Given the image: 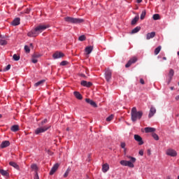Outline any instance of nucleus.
<instances>
[{
    "label": "nucleus",
    "mask_w": 179,
    "mask_h": 179,
    "mask_svg": "<svg viewBox=\"0 0 179 179\" xmlns=\"http://www.w3.org/2000/svg\"><path fill=\"white\" fill-rule=\"evenodd\" d=\"M127 157L130 159V161L122 160L120 161V164L122 166H127L128 167H131V169H133V167H134V163L136 162V158L131 156H129Z\"/></svg>",
    "instance_id": "nucleus-3"
},
{
    "label": "nucleus",
    "mask_w": 179,
    "mask_h": 179,
    "mask_svg": "<svg viewBox=\"0 0 179 179\" xmlns=\"http://www.w3.org/2000/svg\"><path fill=\"white\" fill-rule=\"evenodd\" d=\"M178 86H179V82H178Z\"/></svg>",
    "instance_id": "nucleus-61"
},
{
    "label": "nucleus",
    "mask_w": 179,
    "mask_h": 179,
    "mask_svg": "<svg viewBox=\"0 0 179 179\" xmlns=\"http://www.w3.org/2000/svg\"><path fill=\"white\" fill-rule=\"evenodd\" d=\"M71 171V169L68 168L66 171L65 173L64 174V177L66 178V177H68L69 172Z\"/></svg>",
    "instance_id": "nucleus-36"
},
{
    "label": "nucleus",
    "mask_w": 179,
    "mask_h": 179,
    "mask_svg": "<svg viewBox=\"0 0 179 179\" xmlns=\"http://www.w3.org/2000/svg\"><path fill=\"white\" fill-rule=\"evenodd\" d=\"M65 56V55L61 52H55L53 55L54 59H58L59 58H62Z\"/></svg>",
    "instance_id": "nucleus-8"
},
{
    "label": "nucleus",
    "mask_w": 179,
    "mask_h": 179,
    "mask_svg": "<svg viewBox=\"0 0 179 179\" xmlns=\"http://www.w3.org/2000/svg\"><path fill=\"white\" fill-rule=\"evenodd\" d=\"M58 167H59V164H55L51 169V170L50 171V175L53 176L54 173H55V171H57V170H58Z\"/></svg>",
    "instance_id": "nucleus-12"
},
{
    "label": "nucleus",
    "mask_w": 179,
    "mask_h": 179,
    "mask_svg": "<svg viewBox=\"0 0 179 179\" xmlns=\"http://www.w3.org/2000/svg\"><path fill=\"white\" fill-rule=\"evenodd\" d=\"M0 174L3 176V177H9V173L8 171H5L3 169H0Z\"/></svg>",
    "instance_id": "nucleus-19"
},
{
    "label": "nucleus",
    "mask_w": 179,
    "mask_h": 179,
    "mask_svg": "<svg viewBox=\"0 0 179 179\" xmlns=\"http://www.w3.org/2000/svg\"><path fill=\"white\" fill-rule=\"evenodd\" d=\"M140 83H141V85H145V80H144L143 78H141V79H140Z\"/></svg>",
    "instance_id": "nucleus-45"
},
{
    "label": "nucleus",
    "mask_w": 179,
    "mask_h": 179,
    "mask_svg": "<svg viewBox=\"0 0 179 179\" xmlns=\"http://www.w3.org/2000/svg\"><path fill=\"white\" fill-rule=\"evenodd\" d=\"M134 139L136 142H138V145H142L143 144V140H142V137H141V136L138 134L134 135Z\"/></svg>",
    "instance_id": "nucleus-11"
},
{
    "label": "nucleus",
    "mask_w": 179,
    "mask_h": 179,
    "mask_svg": "<svg viewBox=\"0 0 179 179\" xmlns=\"http://www.w3.org/2000/svg\"><path fill=\"white\" fill-rule=\"evenodd\" d=\"M27 13H30V8H27L25 11Z\"/></svg>",
    "instance_id": "nucleus-49"
},
{
    "label": "nucleus",
    "mask_w": 179,
    "mask_h": 179,
    "mask_svg": "<svg viewBox=\"0 0 179 179\" xmlns=\"http://www.w3.org/2000/svg\"><path fill=\"white\" fill-rule=\"evenodd\" d=\"M163 1V2H164V1H166V0H162Z\"/></svg>",
    "instance_id": "nucleus-59"
},
{
    "label": "nucleus",
    "mask_w": 179,
    "mask_h": 179,
    "mask_svg": "<svg viewBox=\"0 0 179 179\" xmlns=\"http://www.w3.org/2000/svg\"><path fill=\"white\" fill-rule=\"evenodd\" d=\"M120 146H121L122 149H124V152H125V150H127V149L125 148V146H126L125 143H121Z\"/></svg>",
    "instance_id": "nucleus-41"
},
{
    "label": "nucleus",
    "mask_w": 179,
    "mask_h": 179,
    "mask_svg": "<svg viewBox=\"0 0 179 179\" xmlns=\"http://www.w3.org/2000/svg\"><path fill=\"white\" fill-rule=\"evenodd\" d=\"M60 65L62 66H65V65H68V62L66 61H62L61 63H60Z\"/></svg>",
    "instance_id": "nucleus-39"
},
{
    "label": "nucleus",
    "mask_w": 179,
    "mask_h": 179,
    "mask_svg": "<svg viewBox=\"0 0 179 179\" xmlns=\"http://www.w3.org/2000/svg\"><path fill=\"white\" fill-rule=\"evenodd\" d=\"M155 131H156V129H155L153 127H145V131L146 132V134H149V132H155Z\"/></svg>",
    "instance_id": "nucleus-23"
},
{
    "label": "nucleus",
    "mask_w": 179,
    "mask_h": 179,
    "mask_svg": "<svg viewBox=\"0 0 179 179\" xmlns=\"http://www.w3.org/2000/svg\"><path fill=\"white\" fill-rule=\"evenodd\" d=\"M10 129H11L12 132H17V131H19V125L15 124L11 127Z\"/></svg>",
    "instance_id": "nucleus-25"
},
{
    "label": "nucleus",
    "mask_w": 179,
    "mask_h": 179,
    "mask_svg": "<svg viewBox=\"0 0 179 179\" xmlns=\"http://www.w3.org/2000/svg\"><path fill=\"white\" fill-rule=\"evenodd\" d=\"M48 122V120L47 119H45L44 120H42L41 122V125H43L44 124H47Z\"/></svg>",
    "instance_id": "nucleus-43"
},
{
    "label": "nucleus",
    "mask_w": 179,
    "mask_h": 179,
    "mask_svg": "<svg viewBox=\"0 0 179 179\" xmlns=\"http://www.w3.org/2000/svg\"><path fill=\"white\" fill-rule=\"evenodd\" d=\"M48 27L45 25H39L36 27L34 30L28 32L27 36L28 37H37L40 34V33H42V31H44L45 29H47Z\"/></svg>",
    "instance_id": "nucleus-1"
},
{
    "label": "nucleus",
    "mask_w": 179,
    "mask_h": 179,
    "mask_svg": "<svg viewBox=\"0 0 179 179\" xmlns=\"http://www.w3.org/2000/svg\"><path fill=\"white\" fill-rule=\"evenodd\" d=\"M31 168L32 169V170H37V165L36 164H33L31 166Z\"/></svg>",
    "instance_id": "nucleus-40"
},
{
    "label": "nucleus",
    "mask_w": 179,
    "mask_h": 179,
    "mask_svg": "<svg viewBox=\"0 0 179 179\" xmlns=\"http://www.w3.org/2000/svg\"><path fill=\"white\" fill-rule=\"evenodd\" d=\"M141 2H142V0H137L138 3H141Z\"/></svg>",
    "instance_id": "nucleus-50"
},
{
    "label": "nucleus",
    "mask_w": 179,
    "mask_h": 179,
    "mask_svg": "<svg viewBox=\"0 0 179 179\" xmlns=\"http://www.w3.org/2000/svg\"><path fill=\"white\" fill-rule=\"evenodd\" d=\"M114 119V115H110L109 117L106 118V121L108 122H110V121H112V120Z\"/></svg>",
    "instance_id": "nucleus-34"
},
{
    "label": "nucleus",
    "mask_w": 179,
    "mask_h": 179,
    "mask_svg": "<svg viewBox=\"0 0 179 179\" xmlns=\"http://www.w3.org/2000/svg\"><path fill=\"white\" fill-rule=\"evenodd\" d=\"M162 59H164V61H166V60L167 59V57H164L162 58Z\"/></svg>",
    "instance_id": "nucleus-51"
},
{
    "label": "nucleus",
    "mask_w": 179,
    "mask_h": 179,
    "mask_svg": "<svg viewBox=\"0 0 179 179\" xmlns=\"http://www.w3.org/2000/svg\"><path fill=\"white\" fill-rule=\"evenodd\" d=\"M145 16H146V10H144L142 11L140 19L141 20H143V19H145Z\"/></svg>",
    "instance_id": "nucleus-29"
},
{
    "label": "nucleus",
    "mask_w": 179,
    "mask_h": 179,
    "mask_svg": "<svg viewBox=\"0 0 179 179\" xmlns=\"http://www.w3.org/2000/svg\"><path fill=\"white\" fill-rule=\"evenodd\" d=\"M73 94L75 97H76V99H78V100H82V99H83V97L82 96V94H80L79 92H74Z\"/></svg>",
    "instance_id": "nucleus-22"
},
{
    "label": "nucleus",
    "mask_w": 179,
    "mask_h": 179,
    "mask_svg": "<svg viewBox=\"0 0 179 179\" xmlns=\"http://www.w3.org/2000/svg\"><path fill=\"white\" fill-rule=\"evenodd\" d=\"M112 73L113 72L110 69H106L105 78L108 82H110L111 80Z\"/></svg>",
    "instance_id": "nucleus-6"
},
{
    "label": "nucleus",
    "mask_w": 179,
    "mask_h": 179,
    "mask_svg": "<svg viewBox=\"0 0 179 179\" xmlns=\"http://www.w3.org/2000/svg\"><path fill=\"white\" fill-rule=\"evenodd\" d=\"M82 76H83L85 78V74H83Z\"/></svg>",
    "instance_id": "nucleus-58"
},
{
    "label": "nucleus",
    "mask_w": 179,
    "mask_h": 179,
    "mask_svg": "<svg viewBox=\"0 0 179 179\" xmlns=\"http://www.w3.org/2000/svg\"><path fill=\"white\" fill-rule=\"evenodd\" d=\"M34 179H40V178L38 177V173H36L35 174Z\"/></svg>",
    "instance_id": "nucleus-47"
},
{
    "label": "nucleus",
    "mask_w": 179,
    "mask_h": 179,
    "mask_svg": "<svg viewBox=\"0 0 179 179\" xmlns=\"http://www.w3.org/2000/svg\"><path fill=\"white\" fill-rule=\"evenodd\" d=\"M80 41H85L86 40V36L85 35H82L78 38Z\"/></svg>",
    "instance_id": "nucleus-37"
},
{
    "label": "nucleus",
    "mask_w": 179,
    "mask_h": 179,
    "mask_svg": "<svg viewBox=\"0 0 179 179\" xmlns=\"http://www.w3.org/2000/svg\"><path fill=\"white\" fill-rule=\"evenodd\" d=\"M168 76L169 78L168 83H170L171 79H173V76H174V70L173 69H170Z\"/></svg>",
    "instance_id": "nucleus-17"
},
{
    "label": "nucleus",
    "mask_w": 179,
    "mask_h": 179,
    "mask_svg": "<svg viewBox=\"0 0 179 179\" xmlns=\"http://www.w3.org/2000/svg\"><path fill=\"white\" fill-rule=\"evenodd\" d=\"M31 62H33V64H37L38 60L36 57H32Z\"/></svg>",
    "instance_id": "nucleus-42"
},
{
    "label": "nucleus",
    "mask_w": 179,
    "mask_h": 179,
    "mask_svg": "<svg viewBox=\"0 0 179 179\" xmlns=\"http://www.w3.org/2000/svg\"><path fill=\"white\" fill-rule=\"evenodd\" d=\"M166 155H167V156H171V157H176V156H177V151L173 149L169 148L166 150Z\"/></svg>",
    "instance_id": "nucleus-7"
},
{
    "label": "nucleus",
    "mask_w": 179,
    "mask_h": 179,
    "mask_svg": "<svg viewBox=\"0 0 179 179\" xmlns=\"http://www.w3.org/2000/svg\"><path fill=\"white\" fill-rule=\"evenodd\" d=\"M50 128H51V125H46L44 127L37 128L35 130V134H36V135H40V134H43V133L45 132L46 131H48V129H50Z\"/></svg>",
    "instance_id": "nucleus-5"
},
{
    "label": "nucleus",
    "mask_w": 179,
    "mask_h": 179,
    "mask_svg": "<svg viewBox=\"0 0 179 179\" xmlns=\"http://www.w3.org/2000/svg\"><path fill=\"white\" fill-rule=\"evenodd\" d=\"M65 22H67V23H71L73 24H79L80 23H83L85 22V20L81 18H75L72 17H64Z\"/></svg>",
    "instance_id": "nucleus-4"
},
{
    "label": "nucleus",
    "mask_w": 179,
    "mask_h": 179,
    "mask_svg": "<svg viewBox=\"0 0 179 179\" xmlns=\"http://www.w3.org/2000/svg\"><path fill=\"white\" fill-rule=\"evenodd\" d=\"M6 44H8L6 40L0 39V45H6Z\"/></svg>",
    "instance_id": "nucleus-31"
},
{
    "label": "nucleus",
    "mask_w": 179,
    "mask_h": 179,
    "mask_svg": "<svg viewBox=\"0 0 179 179\" xmlns=\"http://www.w3.org/2000/svg\"><path fill=\"white\" fill-rule=\"evenodd\" d=\"M178 179H179V176H178Z\"/></svg>",
    "instance_id": "nucleus-60"
},
{
    "label": "nucleus",
    "mask_w": 179,
    "mask_h": 179,
    "mask_svg": "<svg viewBox=\"0 0 179 179\" xmlns=\"http://www.w3.org/2000/svg\"><path fill=\"white\" fill-rule=\"evenodd\" d=\"M9 164L10 166L14 167V169H16V170H19V165H17V164H16L15 162H10Z\"/></svg>",
    "instance_id": "nucleus-27"
},
{
    "label": "nucleus",
    "mask_w": 179,
    "mask_h": 179,
    "mask_svg": "<svg viewBox=\"0 0 179 179\" xmlns=\"http://www.w3.org/2000/svg\"><path fill=\"white\" fill-rule=\"evenodd\" d=\"M152 136L155 141H159V136L156 133H152Z\"/></svg>",
    "instance_id": "nucleus-35"
},
{
    "label": "nucleus",
    "mask_w": 179,
    "mask_h": 179,
    "mask_svg": "<svg viewBox=\"0 0 179 179\" xmlns=\"http://www.w3.org/2000/svg\"><path fill=\"white\" fill-rule=\"evenodd\" d=\"M138 20H139V15H136L132 20L131 22V26H135V24H136V23H138Z\"/></svg>",
    "instance_id": "nucleus-20"
},
{
    "label": "nucleus",
    "mask_w": 179,
    "mask_h": 179,
    "mask_svg": "<svg viewBox=\"0 0 179 179\" xmlns=\"http://www.w3.org/2000/svg\"><path fill=\"white\" fill-rule=\"evenodd\" d=\"M170 89L171 90H174V87H171Z\"/></svg>",
    "instance_id": "nucleus-53"
},
{
    "label": "nucleus",
    "mask_w": 179,
    "mask_h": 179,
    "mask_svg": "<svg viewBox=\"0 0 179 179\" xmlns=\"http://www.w3.org/2000/svg\"><path fill=\"white\" fill-rule=\"evenodd\" d=\"M10 145V143L9 142V141H4L1 143L0 148L1 149H5V148H8V146H9Z\"/></svg>",
    "instance_id": "nucleus-14"
},
{
    "label": "nucleus",
    "mask_w": 179,
    "mask_h": 179,
    "mask_svg": "<svg viewBox=\"0 0 179 179\" xmlns=\"http://www.w3.org/2000/svg\"><path fill=\"white\" fill-rule=\"evenodd\" d=\"M152 19L154 20H159V19H160V15L159 14H155L153 16H152Z\"/></svg>",
    "instance_id": "nucleus-32"
},
{
    "label": "nucleus",
    "mask_w": 179,
    "mask_h": 179,
    "mask_svg": "<svg viewBox=\"0 0 179 179\" xmlns=\"http://www.w3.org/2000/svg\"><path fill=\"white\" fill-rule=\"evenodd\" d=\"M176 100H179V95L176 97Z\"/></svg>",
    "instance_id": "nucleus-52"
},
{
    "label": "nucleus",
    "mask_w": 179,
    "mask_h": 179,
    "mask_svg": "<svg viewBox=\"0 0 179 179\" xmlns=\"http://www.w3.org/2000/svg\"><path fill=\"white\" fill-rule=\"evenodd\" d=\"M93 51V46H88L85 48V52L87 55L90 54Z\"/></svg>",
    "instance_id": "nucleus-26"
},
{
    "label": "nucleus",
    "mask_w": 179,
    "mask_h": 179,
    "mask_svg": "<svg viewBox=\"0 0 179 179\" xmlns=\"http://www.w3.org/2000/svg\"><path fill=\"white\" fill-rule=\"evenodd\" d=\"M177 55H178V57H179V51L177 52Z\"/></svg>",
    "instance_id": "nucleus-55"
},
{
    "label": "nucleus",
    "mask_w": 179,
    "mask_h": 179,
    "mask_svg": "<svg viewBox=\"0 0 179 179\" xmlns=\"http://www.w3.org/2000/svg\"><path fill=\"white\" fill-rule=\"evenodd\" d=\"M156 114V108L151 106L148 114V118H152Z\"/></svg>",
    "instance_id": "nucleus-10"
},
{
    "label": "nucleus",
    "mask_w": 179,
    "mask_h": 179,
    "mask_svg": "<svg viewBox=\"0 0 179 179\" xmlns=\"http://www.w3.org/2000/svg\"><path fill=\"white\" fill-rule=\"evenodd\" d=\"M11 24L13 26H19V24H20V18L17 17L14 19L11 22Z\"/></svg>",
    "instance_id": "nucleus-16"
},
{
    "label": "nucleus",
    "mask_w": 179,
    "mask_h": 179,
    "mask_svg": "<svg viewBox=\"0 0 179 179\" xmlns=\"http://www.w3.org/2000/svg\"><path fill=\"white\" fill-rule=\"evenodd\" d=\"M13 59L14 61H19V59H20V56H17V55L15 54L13 56Z\"/></svg>",
    "instance_id": "nucleus-33"
},
{
    "label": "nucleus",
    "mask_w": 179,
    "mask_h": 179,
    "mask_svg": "<svg viewBox=\"0 0 179 179\" xmlns=\"http://www.w3.org/2000/svg\"><path fill=\"white\" fill-rule=\"evenodd\" d=\"M85 101L88 104H90V106H92V107H97V104L96 103V102L90 99H85Z\"/></svg>",
    "instance_id": "nucleus-15"
},
{
    "label": "nucleus",
    "mask_w": 179,
    "mask_h": 179,
    "mask_svg": "<svg viewBox=\"0 0 179 179\" xmlns=\"http://www.w3.org/2000/svg\"><path fill=\"white\" fill-rule=\"evenodd\" d=\"M166 179H171V176H167Z\"/></svg>",
    "instance_id": "nucleus-54"
},
{
    "label": "nucleus",
    "mask_w": 179,
    "mask_h": 179,
    "mask_svg": "<svg viewBox=\"0 0 179 179\" xmlns=\"http://www.w3.org/2000/svg\"><path fill=\"white\" fill-rule=\"evenodd\" d=\"M9 69H10V64H8L6 69H5V71H9Z\"/></svg>",
    "instance_id": "nucleus-46"
},
{
    "label": "nucleus",
    "mask_w": 179,
    "mask_h": 179,
    "mask_svg": "<svg viewBox=\"0 0 179 179\" xmlns=\"http://www.w3.org/2000/svg\"><path fill=\"white\" fill-rule=\"evenodd\" d=\"M24 51H25V52H27V54H29V52H30V48H29L28 45H25L24 46Z\"/></svg>",
    "instance_id": "nucleus-38"
},
{
    "label": "nucleus",
    "mask_w": 179,
    "mask_h": 179,
    "mask_svg": "<svg viewBox=\"0 0 179 179\" xmlns=\"http://www.w3.org/2000/svg\"><path fill=\"white\" fill-rule=\"evenodd\" d=\"M138 31H141V27L139 26L135 27L133 30H131V34H135Z\"/></svg>",
    "instance_id": "nucleus-24"
},
{
    "label": "nucleus",
    "mask_w": 179,
    "mask_h": 179,
    "mask_svg": "<svg viewBox=\"0 0 179 179\" xmlns=\"http://www.w3.org/2000/svg\"><path fill=\"white\" fill-rule=\"evenodd\" d=\"M155 36H156V33L150 32V33L147 34L146 38H147V40H150V38H153V37H155Z\"/></svg>",
    "instance_id": "nucleus-21"
},
{
    "label": "nucleus",
    "mask_w": 179,
    "mask_h": 179,
    "mask_svg": "<svg viewBox=\"0 0 179 179\" xmlns=\"http://www.w3.org/2000/svg\"><path fill=\"white\" fill-rule=\"evenodd\" d=\"M31 47L33 45V43H30Z\"/></svg>",
    "instance_id": "nucleus-57"
},
{
    "label": "nucleus",
    "mask_w": 179,
    "mask_h": 179,
    "mask_svg": "<svg viewBox=\"0 0 179 179\" xmlns=\"http://www.w3.org/2000/svg\"><path fill=\"white\" fill-rule=\"evenodd\" d=\"M80 85L82 86H84L85 87H90L93 85V83H92V82H87L86 80H83V81H81Z\"/></svg>",
    "instance_id": "nucleus-13"
},
{
    "label": "nucleus",
    "mask_w": 179,
    "mask_h": 179,
    "mask_svg": "<svg viewBox=\"0 0 179 179\" xmlns=\"http://www.w3.org/2000/svg\"><path fill=\"white\" fill-rule=\"evenodd\" d=\"M44 82H45V80H41L38 82H37L36 83H35V86L37 87L38 86H41V85H43V83H44Z\"/></svg>",
    "instance_id": "nucleus-30"
},
{
    "label": "nucleus",
    "mask_w": 179,
    "mask_h": 179,
    "mask_svg": "<svg viewBox=\"0 0 179 179\" xmlns=\"http://www.w3.org/2000/svg\"><path fill=\"white\" fill-rule=\"evenodd\" d=\"M138 154L140 155V156H143V150H140Z\"/></svg>",
    "instance_id": "nucleus-44"
},
{
    "label": "nucleus",
    "mask_w": 179,
    "mask_h": 179,
    "mask_svg": "<svg viewBox=\"0 0 179 179\" xmlns=\"http://www.w3.org/2000/svg\"><path fill=\"white\" fill-rule=\"evenodd\" d=\"M162 51V46H158L157 48H155L154 54L155 55H158L159 52Z\"/></svg>",
    "instance_id": "nucleus-28"
},
{
    "label": "nucleus",
    "mask_w": 179,
    "mask_h": 179,
    "mask_svg": "<svg viewBox=\"0 0 179 179\" xmlns=\"http://www.w3.org/2000/svg\"><path fill=\"white\" fill-rule=\"evenodd\" d=\"M110 169V166L108 164H105L102 166V171L103 173H107Z\"/></svg>",
    "instance_id": "nucleus-18"
},
{
    "label": "nucleus",
    "mask_w": 179,
    "mask_h": 179,
    "mask_svg": "<svg viewBox=\"0 0 179 179\" xmlns=\"http://www.w3.org/2000/svg\"><path fill=\"white\" fill-rule=\"evenodd\" d=\"M136 61H138V58L136 57H132L131 59H130L129 60V62H127V64L125 65L126 68H129V66H131V64H135V62H136Z\"/></svg>",
    "instance_id": "nucleus-9"
},
{
    "label": "nucleus",
    "mask_w": 179,
    "mask_h": 179,
    "mask_svg": "<svg viewBox=\"0 0 179 179\" xmlns=\"http://www.w3.org/2000/svg\"><path fill=\"white\" fill-rule=\"evenodd\" d=\"M131 121L133 122H136L138 120H141V118H142V115H143V111L142 110L138 111V110L136 109V107H134L131 109Z\"/></svg>",
    "instance_id": "nucleus-2"
},
{
    "label": "nucleus",
    "mask_w": 179,
    "mask_h": 179,
    "mask_svg": "<svg viewBox=\"0 0 179 179\" xmlns=\"http://www.w3.org/2000/svg\"><path fill=\"white\" fill-rule=\"evenodd\" d=\"M33 58H40V55H34Z\"/></svg>",
    "instance_id": "nucleus-48"
},
{
    "label": "nucleus",
    "mask_w": 179,
    "mask_h": 179,
    "mask_svg": "<svg viewBox=\"0 0 179 179\" xmlns=\"http://www.w3.org/2000/svg\"><path fill=\"white\" fill-rule=\"evenodd\" d=\"M0 118H2V115L0 114Z\"/></svg>",
    "instance_id": "nucleus-56"
}]
</instances>
